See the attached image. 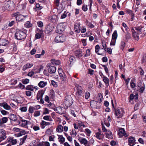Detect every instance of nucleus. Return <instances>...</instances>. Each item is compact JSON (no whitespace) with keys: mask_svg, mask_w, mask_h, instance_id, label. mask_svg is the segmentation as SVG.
Segmentation results:
<instances>
[{"mask_svg":"<svg viewBox=\"0 0 146 146\" xmlns=\"http://www.w3.org/2000/svg\"><path fill=\"white\" fill-rule=\"evenodd\" d=\"M27 35L25 32L21 30L17 31L15 33V37L18 40H21L25 38Z\"/></svg>","mask_w":146,"mask_h":146,"instance_id":"1","label":"nucleus"},{"mask_svg":"<svg viewBox=\"0 0 146 146\" xmlns=\"http://www.w3.org/2000/svg\"><path fill=\"white\" fill-rule=\"evenodd\" d=\"M67 26V23H61L58 24L56 28V31L57 33L61 34L65 30Z\"/></svg>","mask_w":146,"mask_h":146,"instance_id":"2","label":"nucleus"},{"mask_svg":"<svg viewBox=\"0 0 146 146\" xmlns=\"http://www.w3.org/2000/svg\"><path fill=\"white\" fill-rule=\"evenodd\" d=\"M64 103L67 108L70 107L72 105L73 103V100L70 95H68L65 97Z\"/></svg>","mask_w":146,"mask_h":146,"instance_id":"3","label":"nucleus"},{"mask_svg":"<svg viewBox=\"0 0 146 146\" xmlns=\"http://www.w3.org/2000/svg\"><path fill=\"white\" fill-rule=\"evenodd\" d=\"M114 112L115 117L117 118H121L124 113L123 109L121 108L115 109Z\"/></svg>","mask_w":146,"mask_h":146,"instance_id":"4","label":"nucleus"},{"mask_svg":"<svg viewBox=\"0 0 146 146\" xmlns=\"http://www.w3.org/2000/svg\"><path fill=\"white\" fill-rule=\"evenodd\" d=\"M54 27L51 24H48L46 27L44 32L46 34L48 35L51 34L52 31L54 30Z\"/></svg>","mask_w":146,"mask_h":146,"instance_id":"5","label":"nucleus"},{"mask_svg":"<svg viewBox=\"0 0 146 146\" xmlns=\"http://www.w3.org/2000/svg\"><path fill=\"white\" fill-rule=\"evenodd\" d=\"M19 13L18 12L14 13L12 14V16L13 17H15L16 21H22L25 20V17L22 15L19 14Z\"/></svg>","mask_w":146,"mask_h":146,"instance_id":"6","label":"nucleus"},{"mask_svg":"<svg viewBox=\"0 0 146 146\" xmlns=\"http://www.w3.org/2000/svg\"><path fill=\"white\" fill-rule=\"evenodd\" d=\"M46 67L48 68V72L50 74L54 73L56 71V68L55 66H52L51 64H48L46 65Z\"/></svg>","mask_w":146,"mask_h":146,"instance_id":"7","label":"nucleus"},{"mask_svg":"<svg viewBox=\"0 0 146 146\" xmlns=\"http://www.w3.org/2000/svg\"><path fill=\"white\" fill-rule=\"evenodd\" d=\"M77 88V91L76 92V94L77 96L78 97L82 96L84 94L83 90L81 87L78 85L76 86Z\"/></svg>","mask_w":146,"mask_h":146,"instance_id":"8","label":"nucleus"},{"mask_svg":"<svg viewBox=\"0 0 146 146\" xmlns=\"http://www.w3.org/2000/svg\"><path fill=\"white\" fill-rule=\"evenodd\" d=\"M66 40V37L63 35L61 36H58L55 39V42H64Z\"/></svg>","mask_w":146,"mask_h":146,"instance_id":"9","label":"nucleus"},{"mask_svg":"<svg viewBox=\"0 0 146 146\" xmlns=\"http://www.w3.org/2000/svg\"><path fill=\"white\" fill-rule=\"evenodd\" d=\"M131 32L132 36L134 39L135 40H138L139 39V35L140 34L136 32L133 28L131 29Z\"/></svg>","mask_w":146,"mask_h":146,"instance_id":"10","label":"nucleus"},{"mask_svg":"<svg viewBox=\"0 0 146 146\" xmlns=\"http://www.w3.org/2000/svg\"><path fill=\"white\" fill-rule=\"evenodd\" d=\"M7 137L5 131L3 129H0V143Z\"/></svg>","mask_w":146,"mask_h":146,"instance_id":"11","label":"nucleus"},{"mask_svg":"<svg viewBox=\"0 0 146 146\" xmlns=\"http://www.w3.org/2000/svg\"><path fill=\"white\" fill-rule=\"evenodd\" d=\"M49 21L52 23L56 24L58 21V17L57 15H54L50 16L48 18Z\"/></svg>","mask_w":146,"mask_h":146,"instance_id":"12","label":"nucleus"},{"mask_svg":"<svg viewBox=\"0 0 146 146\" xmlns=\"http://www.w3.org/2000/svg\"><path fill=\"white\" fill-rule=\"evenodd\" d=\"M135 138L132 137H130L128 139V145L130 146H133L135 144Z\"/></svg>","mask_w":146,"mask_h":146,"instance_id":"13","label":"nucleus"},{"mask_svg":"<svg viewBox=\"0 0 146 146\" xmlns=\"http://www.w3.org/2000/svg\"><path fill=\"white\" fill-rule=\"evenodd\" d=\"M29 122H30L29 121L23 120L21 121H19L18 123L21 126L26 127L28 123Z\"/></svg>","mask_w":146,"mask_h":146,"instance_id":"14","label":"nucleus"},{"mask_svg":"<svg viewBox=\"0 0 146 146\" xmlns=\"http://www.w3.org/2000/svg\"><path fill=\"white\" fill-rule=\"evenodd\" d=\"M103 97L102 95L101 94H99L97 98V100L96 102L94 101H92L91 104V106L92 105V104H97V102L99 103H101Z\"/></svg>","mask_w":146,"mask_h":146,"instance_id":"15","label":"nucleus"},{"mask_svg":"<svg viewBox=\"0 0 146 146\" xmlns=\"http://www.w3.org/2000/svg\"><path fill=\"white\" fill-rule=\"evenodd\" d=\"M0 106L3 107L5 110H9L11 109V107L8 105L7 103L4 102L0 103Z\"/></svg>","mask_w":146,"mask_h":146,"instance_id":"16","label":"nucleus"},{"mask_svg":"<svg viewBox=\"0 0 146 146\" xmlns=\"http://www.w3.org/2000/svg\"><path fill=\"white\" fill-rule=\"evenodd\" d=\"M74 28L75 31L77 33H79L80 31V24L79 23H77L75 24Z\"/></svg>","mask_w":146,"mask_h":146,"instance_id":"17","label":"nucleus"},{"mask_svg":"<svg viewBox=\"0 0 146 146\" xmlns=\"http://www.w3.org/2000/svg\"><path fill=\"white\" fill-rule=\"evenodd\" d=\"M144 26H142V25H141L140 26H136L135 27V28L137 31V32L139 34H141L142 33V32H143L142 29L143 28ZM145 30H143V31H144Z\"/></svg>","mask_w":146,"mask_h":146,"instance_id":"18","label":"nucleus"},{"mask_svg":"<svg viewBox=\"0 0 146 146\" xmlns=\"http://www.w3.org/2000/svg\"><path fill=\"white\" fill-rule=\"evenodd\" d=\"M33 66V64L32 63H27L23 66V70L25 71L27 69L31 68Z\"/></svg>","mask_w":146,"mask_h":146,"instance_id":"19","label":"nucleus"},{"mask_svg":"<svg viewBox=\"0 0 146 146\" xmlns=\"http://www.w3.org/2000/svg\"><path fill=\"white\" fill-rule=\"evenodd\" d=\"M8 141L12 143V145H14L17 143V141L16 139H14L13 137H8L7 139Z\"/></svg>","mask_w":146,"mask_h":146,"instance_id":"20","label":"nucleus"},{"mask_svg":"<svg viewBox=\"0 0 146 146\" xmlns=\"http://www.w3.org/2000/svg\"><path fill=\"white\" fill-rule=\"evenodd\" d=\"M9 43L8 41L4 39H0V46H5Z\"/></svg>","mask_w":146,"mask_h":146,"instance_id":"21","label":"nucleus"},{"mask_svg":"<svg viewBox=\"0 0 146 146\" xmlns=\"http://www.w3.org/2000/svg\"><path fill=\"white\" fill-rule=\"evenodd\" d=\"M51 63L53 65H59L60 64V61L58 60L52 59L51 60Z\"/></svg>","mask_w":146,"mask_h":146,"instance_id":"22","label":"nucleus"},{"mask_svg":"<svg viewBox=\"0 0 146 146\" xmlns=\"http://www.w3.org/2000/svg\"><path fill=\"white\" fill-rule=\"evenodd\" d=\"M8 121V119L7 117H3L0 119V126H2L3 124L6 123Z\"/></svg>","mask_w":146,"mask_h":146,"instance_id":"23","label":"nucleus"},{"mask_svg":"<svg viewBox=\"0 0 146 146\" xmlns=\"http://www.w3.org/2000/svg\"><path fill=\"white\" fill-rule=\"evenodd\" d=\"M44 93L42 91H38L36 97L37 100H39L40 99L42 98Z\"/></svg>","mask_w":146,"mask_h":146,"instance_id":"24","label":"nucleus"},{"mask_svg":"<svg viewBox=\"0 0 146 146\" xmlns=\"http://www.w3.org/2000/svg\"><path fill=\"white\" fill-rule=\"evenodd\" d=\"M47 84L46 82L40 81L38 84V85L40 88H42L44 87Z\"/></svg>","mask_w":146,"mask_h":146,"instance_id":"25","label":"nucleus"},{"mask_svg":"<svg viewBox=\"0 0 146 146\" xmlns=\"http://www.w3.org/2000/svg\"><path fill=\"white\" fill-rule=\"evenodd\" d=\"M9 117L10 120L15 121H16L17 119V116L14 114H11L9 116Z\"/></svg>","mask_w":146,"mask_h":146,"instance_id":"26","label":"nucleus"},{"mask_svg":"<svg viewBox=\"0 0 146 146\" xmlns=\"http://www.w3.org/2000/svg\"><path fill=\"white\" fill-rule=\"evenodd\" d=\"M82 53L81 51L80 50H78L75 51V54L76 56L79 58L82 56Z\"/></svg>","mask_w":146,"mask_h":146,"instance_id":"27","label":"nucleus"},{"mask_svg":"<svg viewBox=\"0 0 146 146\" xmlns=\"http://www.w3.org/2000/svg\"><path fill=\"white\" fill-rule=\"evenodd\" d=\"M81 144H84V145L87 143L88 141L85 138H82L78 139Z\"/></svg>","mask_w":146,"mask_h":146,"instance_id":"28","label":"nucleus"},{"mask_svg":"<svg viewBox=\"0 0 146 146\" xmlns=\"http://www.w3.org/2000/svg\"><path fill=\"white\" fill-rule=\"evenodd\" d=\"M27 136V135L23 137V138L20 139V142L19 143V145H22L25 142V141L26 139Z\"/></svg>","mask_w":146,"mask_h":146,"instance_id":"29","label":"nucleus"},{"mask_svg":"<svg viewBox=\"0 0 146 146\" xmlns=\"http://www.w3.org/2000/svg\"><path fill=\"white\" fill-rule=\"evenodd\" d=\"M61 80L62 81L65 82L66 81V76L64 73H63L59 75Z\"/></svg>","mask_w":146,"mask_h":146,"instance_id":"30","label":"nucleus"},{"mask_svg":"<svg viewBox=\"0 0 146 146\" xmlns=\"http://www.w3.org/2000/svg\"><path fill=\"white\" fill-rule=\"evenodd\" d=\"M103 81L105 82V83L106 84L107 86H108L109 85V80L105 76H104L103 77Z\"/></svg>","mask_w":146,"mask_h":146,"instance_id":"31","label":"nucleus"},{"mask_svg":"<svg viewBox=\"0 0 146 146\" xmlns=\"http://www.w3.org/2000/svg\"><path fill=\"white\" fill-rule=\"evenodd\" d=\"M63 127L61 125H59L57 126L56 131L58 132H61L63 131Z\"/></svg>","mask_w":146,"mask_h":146,"instance_id":"32","label":"nucleus"},{"mask_svg":"<svg viewBox=\"0 0 146 146\" xmlns=\"http://www.w3.org/2000/svg\"><path fill=\"white\" fill-rule=\"evenodd\" d=\"M106 137L109 139H112L113 138L112 134L110 131H109L107 133H106Z\"/></svg>","mask_w":146,"mask_h":146,"instance_id":"33","label":"nucleus"},{"mask_svg":"<svg viewBox=\"0 0 146 146\" xmlns=\"http://www.w3.org/2000/svg\"><path fill=\"white\" fill-rule=\"evenodd\" d=\"M117 37V31L116 30H115L114 31V32L112 35V39H115L116 40Z\"/></svg>","mask_w":146,"mask_h":146,"instance_id":"34","label":"nucleus"},{"mask_svg":"<svg viewBox=\"0 0 146 146\" xmlns=\"http://www.w3.org/2000/svg\"><path fill=\"white\" fill-rule=\"evenodd\" d=\"M126 31V33L125 35V38L127 40L131 38V35L128 30Z\"/></svg>","mask_w":146,"mask_h":146,"instance_id":"35","label":"nucleus"},{"mask_svg":"<svg viewBox=\"0 0 146 146\" xmlns=\"http://www.w3.org/2000/svg\"><path fill=\"white\" fill-rule=\"evenodd\" d=\"M145 86L144 84H143V85L141 86L139 89V92L140 93H143L145 90Z\"/></svg>","mask_w":146,"mask_h":146,"instance_id":"36","label":"nucleus"},{"mask_svg":"<svg viewBox=\"0 0 146 146\" xmlns=\"http://www.w3.org/2000/svg\"><path fill=\"white\" fill-rule=\"evenodd\" d=\"M43 119L46 120L51 121L52 119L50 115H45L43 117Z\"/></svg>","mask_w":146,"mask_h":146,"instance_id":"37","label":"nucleus"},{"mask_svg":"<svg viewBox=\"0 0 146 146\" xmlns=\"http://www.w3.org/2000/svg\"><path fill=\"white\" fill-rule=\"evenodd\" d=\"M119 133L125 137H127V135L125 133V131L123 129H121L119 130Z\"/></svg>","mask_w":146,"mask_h":146,"instance_id":"38","label":"nucleus"},{"mask_svg":"<svg viewBox=\"0 0 146 146\" xmlns=\"http://www.w3.org/2000/svg\"><path fill=\"white\" fill-rule=\"evenodd\" d=\"M25 26L26 28H29L32 26V24H31L29 21H27L25 24Z\"/></svg>","mask_w":146,"mask_h":146,"instance_id":"39","label":"nucleus"},{"mask_svg":"<svg viewBox=\"0 0 146 146\" xmlns=\"http://www.w3.org/2000/svg\"><path fill=\"white\" fill-rule=\"evenodd\" d=\"M34 88H35V87H33V86L29 85L27 86L26 89L31 91H33Z\"/></svg>","mask_w":146,"mask_h":146,"instance_id":"40","label":"nucleus"},{"mask_svg":"<svg viewBox=\"0 0 146 146\" xmlns=\"http://www.w3.org/2000/svg\"><path fill=\"white\" fill-rule=\"evenodd\" d=\"M50 124V123L49 122H46L42 120L40 123V125L42 126L43 125H48Z\"/></svg>","mask_w":146,"mask_h":146,"instance_id":"41","label":"nucleus"},{"mask_svg":"<svg viewBox=\"0 0 146 146\" xmlns=\"http://www.w3.org/2000/svg\"><path fill=\"white\" fill-rule=\"evenodd\" d=\"M102 135H101V132L99 131L96 133V137L97 139L101 140L102 139L101 137Z\"/></svg>","mask_w":146,"mask_h":146,"instance_id":"42","label":"nucleus"},{"mask_svg":"<svg viewBox=\"0 0 146 146\" xmlns=\"http://www.w3.org/2000/svg\"><path fill=\"white\" fill-rule=\"evenodd\" d=\"M86 23L87 24L88 26L90 28H94V26L90 22H89L88 20H86Z\"/></svg>","mask_w":146,"mask_h":146,"instance_id":"43","label":"nucleus"},{"mask_svg":"<svg viewBox=\"0 0 146 146\" xmlns=\"http://www.w3.org/2000/svg\"><path fill=\"white\" fill-rule=\"evenodd\" d=\"M58 139H60L59 142L61 143V144H62L65 141V139L62 136H60L59 137Z\"/></svg>","mask_w":146,"mask_h":146,"instance_id":"44","label":"nucleus"},{"mask_svg":"<svg viewBox=\"0 0 146 146\" xmlns=\"http://www.w3.org/2000/svg\"><path fill=\"white\" fill-rule=\"evenodd\" d=\"M20 133L18 134L19 136H21L23 135H24L26 133L25 131L24 130L20 129Z\"/></svg>","mask_w":146,"mask_h":146,"instance_id":"45","label":"nucleus"},{"mask_svg":"<svg viewBox=\"0 0 146 146\" xmlns=\"http://www.w3.org/2000/svg\"><path fill=\"white\" fill-rule=\"evenodd\" d=\"M22 82L24 84H27L29 82V79L26 78L22 80Z\"/></svg>","mask_w":146,"mask_h":146,"instance_id":"46","label":"nucleus"},{"mask_svg":"<svg viewBox=\"0 0 146 146\" xmlns=\"http://www.w3.org/2000/svg\"><path fill=\"white\" fill-rule=\"evenodd\" d=\"M67 16V13L65 11L63 14H62L60 17L61 19H63L65 18Z\"/></svg>","mask_w":146,"mask_h":146,"instance_id":"47","label":"nucleus"},{"mask_svg":"<svg viewBox=\"0 0 146 146\" xmlns=\"http://www.w3.org/2000/svg\"><path fill=\"white\" fill-rule=\"evenodd\" d=\"M102 44L103 47L102 49H104L105 51H106V42L104 41H102Z\"/></svg>","mask_w":146,"mask_h":146,"instance_id":"48","label":"nucleus"},{"mask_svg":"<svg viewBox=\"0 0 146 146\" xmlns=\"http://www.w3.org/2000/svg\"><path fill=\"white\" fill-rule=\"evenodd\" d=\"M125 46V43L123 41H121V45L120 46V48L122 50H123L124 47Z\"/></svg>","mask_w":146,"mask_h":146,"instance_id":"49","label":"nucleus"},{"mask_svg":"<svg viewBox=\"0 0 146 146\" xmlns=\"http://www.w3.org/2000/svg\"><path fill=\"white\" fill-rule=\"evenodd\" d=\"M116 40V39H112L110 44V46H114L115 44Z\"/></svg>","mask_w":146,"mask_h":146,"instance_id":"50","label":"nucleus"},{"mask_svg":"<svg viewBox=\"0 0 146 146\" xmlns=\"http://www.w3.org/2000/svg\"><path fill=\"white\" fill-rule=\"evenodd\" d=\"M42 34L39 33H36L35 35V38L36 39H39L41 38Z\"/></svg>","mask_w":146,"mask_h":146,"instance_id":"51","label":"nucleus"},{"mask_svg":"<svg viewBox=\"0 0 146 146\" xmlns=\"http://www.w3.org/2000/svg\"><path fill=\"white\" fill-rule=\"evenodd\" d=\"M37 25L38 26L40 27H42L43 26V23L40 21H39L37 22Z\"/></svg>","mask_w":146,"mask_h":146,"instance_id":"52","label":"nucleus"},{"mask_svg":"<svg viewBox=\"0 0 146 146\" xmlns=\"http://www.w3.org/2000/svg\"><path fill=\"white\" fill-rule=\"evenodd\" d=\"M90 55V49H88L86 50V54L84 55L85 57H87Z\"/></svg>","mask_w":146,"mask_h":146,"instance_id":"53","label":"nucleus"},{"mask_svg":"<svg viewBox=\"0 0 146 146\" xmlns=\"http://www.w3.org/2000/svg\"><path fill=\"white\" fill-rule=\"evenodd\" d=\"M82 9L84 11H86L87 10V5H83L82 6Z\"/></svg>","mask_w":146,"mask_h":146,"instance_id":"54","label":"nucleus"},{"mask_svg":"<svg viewBox=\"0 0 146 146\" xmlns=\"http://www.w3.org/2000/svg\"><path fill=\"white\" fill-rule=\"evenodd\" d=\"M122 25L123 27H124L126 31L128 30L129 28L125 23H122Z\"/></svg>","mask_w":146,"mask_h":146,"instance_id":"55","label":"nucleus"},{"mask_svg":"<svg viewBox=\"0 0 146 146\" xmlns=\"http://www.w3.org/2000/svg\"><path fill=\"white\" fill-rule=\"evenodd\" d=\"M78 123L80 127H81V126H83V127H85V126L83 124V122L80 121H78Z\"/></svg>","mask_w":146,"mask_h":146,"instance_id":"56","label":"nucleus"},{"mask_svg":"<svg viewBox=\"0 0 146 146\" xmlns=\"http://www.w3.org/2000/svg\"><path fill=\"white\" fill-rule=\"evenodd\" d=\"M58 72L59 75L61 74H62L63 73H64L63 72L62 69L60 67H59L58 69Z\"/></svg>","mask_w":146,"mask_h":146,"instance_id":"57","label":"nucleus"},{"mask_svg":"<svg viewBox=\"0 0 146 146\" xmlns=\"http://www.w3.org/2000/svg\"><path fill=\"white\" fill-rule=\"evenodd\" d=\"M40 115V112L39 111H35L34 113V115L35 117H37Z\"/></svg>","mask_w":146,"mask_h":146,"instance_id":"58","label":"nucleus"},{"mask_svg":"<svg viewBox=\"0 0 146 146\" xmlns=\"http://www.w3.org/2000/svg\"><path fill=\"white\" fill-rule=\"evenodd\" d=\"M1 114L3 115H7L9 113V112L4 110H2L1 111Z\"/></svg>","mask_w":146,"mask_h":146,"instance_id":"59","label":"nucleus"},{"mask_svg":"<svg viewBox=\"0 0 146 146\" xmlns=\"http://www.w3.org/2000/svg\"><path fill=\"white\" fill-rule=\"evenodd\" d=\"M36 7L39 10H40L42 9L43 7L42 6H41L38 3H36Z\"/></svg>","mask_w":146,"mask_h":146,"instance_id":"60","label":"nucleus"},{"mask_svg":"<svg viewBox=\"0 0 146 146\" xmlns=\"http://www.w3.org/2000/svg\"><path fill=\"white\" fill-rule=\"evenodd\" d=\"M71 134L72 135V136H74V137L76 136L77 134L76 131L74 129H72Z\"/></svg>","mask_w":146,"mask_h":146,"instance_id":"61","label":"nucleus"},{"mask_svg":"<svg viewBox=\"0 0 146 146\" xmlns=\"http://www.w3.org/2000/svg\"><path fill=\"white\" fill-rule=\"evenodd\" d=\"M90 94L89 92H86L85 94V98L86 99H88L90 97Z\"/></svg>","mask_w":146,"mask_h":146,"instance_id":"62","label":"nucleus"},{"mask_svg":"<svg viewBox=\"0 0 146 146\" xmlns=\"http://www.w3.org/2000/svg\"><path fill=\"white\" fill-rule=\"evenodd\" d=\"M130 86L131 88H134L135 86V84L134 83L132 80H131L130 82Z\"/></svg>","mask_w":146,"mask_h":146,"instance_id":"63","label":"nucleus"},{"mask_svg":"<svg viewBox=\"0 0 146 146\" xmlns=\"http://www.w3.org/2000/svg\"><path fill=\"white\" fill-rule=\"evenodd\" d=\"M43 144V146H50V143L47 141H42Z\"/></svg>","mask_w":146,"mask_h":146,"instance_id":"64","label":"nucleus"}]
</instances>
